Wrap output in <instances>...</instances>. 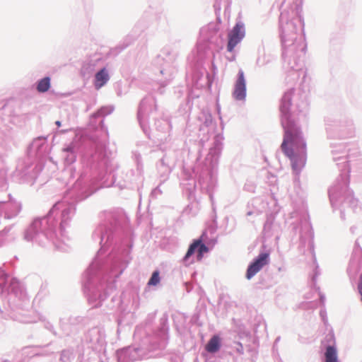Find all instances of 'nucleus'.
<instances>
[{"label":"nucleus","instance_id":"1","mask_svg":"<svg viewBox=\"0 0 362 362\" xmlns=\"http://www.w3.org/2000/svg\"><path fill=\"white\" fill-rule=\"evenodd\" d=\"M281 149L291 161L292 168L299 171L306 163V144L297 129L287 130L281 144Z\"/></svg>","mask_w":362,"mask_h":362},{"label":"nucleus","instance_id":"2","mask_svg":"<svg viewBox=\"0 0 362 362\" xmlns=\"http://www.w3.org/2000/svg\"><path fill=\"white\" fill-rule=\"evenodd\" d=\"M245 37L244 27L242 23H236L232 29L231 32L228 34V42L227 45V49L231 52L233 51L235 47Z\"/></svg>","mask_w":362,"mask_h":362},{"label":"nucleus","instance_id":"3","mask_svg":"<svg viewBox=\"0 0 362 362\" xmlns=\"http://www.w3.org/2000/svg\"><path fill=\"white\" fill-rule=\"evenodd\" d=\"M269 254L267 252L261 253L254 260V262L248 267L246 278L250 279L257 272H259L262 268L269 263Z\"/></svg>","mask_w":362,"mask_h":362},{"label":"nucleus","instance_id":"4","mask_svg":"<svg viewBox=\"0 0 362 362\" xmlns=\"http://www.w3.org/2000/svg\"><path fill=\"white\" fill-rule=\"evenodd\" d=\"M233 96L237 100H243L245 99L246 82L243 70L238 71V79L235 83Z\"/></svg>","mask_w":362,"mask_h":362},{"label":"nucleus","instance_id":"5","mask_svg":"<svg viewBox=\"0 0 362 362\" xmlns=\"http://www.w3.org/2000/svg\"><path fill=\"white\" fill-rule=\"evenodd\" d=\"M196 250H197L198 260H201L202 259L203 254L209 251L208 247L202 243L200 239L196 240L189 245L188 250L183 258V261L187 262V259L194 253Z\"/></svg>","mask_w":362,"mask_h":362},{"label":"nucleus","instance_id":"6","mask_svg":"<svg viewBox=\"0 0 362 362\" xmlns=\"http://www.w3.org/2000/svg\"><path fill=\"white\" fill-rule=\"evenodd\" d=\"M109 80V76L105 69H101L95 75V86L97 89H100Z\"/></svg>","mask_w":362,"mask_h":362},{"label":"nucleus","instance_id":"7","mask_svg":"<svg viewBox=\"0 0 362 362\" xmlns=\"http://www.w3.org/2000/svg\"><path fill=\"white\" fill-rule=\"evenodd\" d=\"M221 339L219 337L215 335L210 339L206 346V350L209 353H215L218 351L221 346Z\"/></svg>","mask_w":362,"mask_h":362},{"label":"nucleus","instance_id":"8","mask_svg":"<svg viewBox=\"0 0 362 362\" xmlns=\"http://www.w3.org/2000/svg\"><path fill=\"white\" fill-rule=\"evenodd\" d=\"M50 88V78L45 77L40 80L37 85V90L40 93L47 92Z\"/></svg>","mask_w":362,"mask_h":362},{"label":"nucleus","instance_id":"9","mask_svg":"<svg viewBox=\"0 0 362 362\" xmlns=\"http://www.w3.org/2000/svg\"><path fill=\"white\" fill-rule=\"evenodd\" d=\"M325 362H337V351L332 346L327 347L325 352Z\"/></svg>","mask_w":362,"mask_h":362},{"label":"nucleus","instance_id":"10","mask_svg":"<svg viewBox=\"0 0 362 362\" xmlns=\"http://www.w3.org/2000/svg\"><path fill=\"white\" fill-rule=\"evenodd\" d=\"M160 276H159V272L155 271L152 274V276L151 279H149L148 282V285L149 286H156L160 282Z\"/></svg>","mask_w":362,"mask_h":362},{"label":"nucleus","instance_id":"11","mask_svg":"<svg viewBox=\"0 0 362 362\" xmlns=\"http://www.w3.org/2000/svg\"><path fill=\"white\" fill-rule=\"evenodd\" d=\"M56 124L58 126V127H60L61 126V122L59 121H57L56 122Z\"/></svg>","mask_w":362,"mask_h":362}]
</instances>
